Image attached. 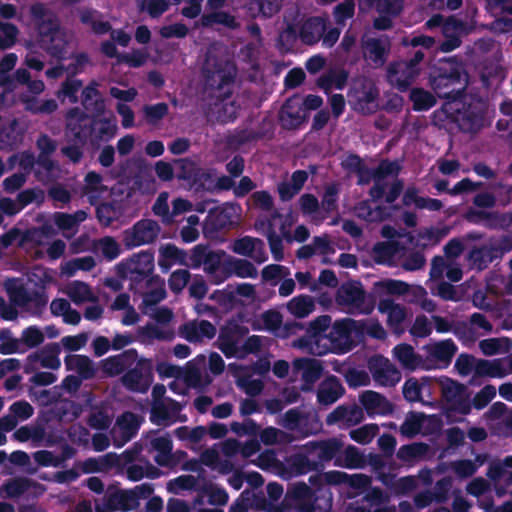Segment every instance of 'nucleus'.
Segmentation results:
<instances>
[{"label": "nucleus", "instance_id": "obj_1", "mask_svg": "<svg viewBox=\"0 0 512 512\" xmlns=\"http://www.w3.org/2000/svg\"><path fill=\"white\" fill-rule=\"evenodd\" d=\"M443 110L462 132L476 133L485 126L488 103L478 94L463 92L456 100L446 102Z\"/></svg>", "mask_w": 512, "mask_h": 512}, {"label": "nucleus", "instance_id": "obj_2", "mask_svg": "<svg viewBox=\"0 0 512 512\" xmlns=\"http://www.w3.org/2000/svg\"><path fill=\"white\" fill-rule=\"evenodd\" d=\"M465 75L463 63L456 56L443 58L431 68L429 85L439 98L453 101L466 91Z\"/></svg>", "mask_w": 512, "mask_h": 512}, {"label": "nucleus", "instance_id": "obj_3", "mask_svg": "<svg viewBox=\"0 0 512 512\" xmlns=\"http://www.w3.org/2000/svg\"><path fill=\"white\" fill-rule=\"evenodd\" d=\"M358 322L351 318L336 320L325 337H321L314 348L316 356H323L328 353L343 354L353 348L352 333L356 332Z\"/></svg>", "mask_w": 512, "mask_h": 512}, {"label": "nucleus", "instance_id": "obj_4", "mask_svg": "<svg viewBox=\"0 0 512 512\" xmlns=\"http://www.w3.org/2000/svg\"><path fill=\"white\" fill-rule=\"evenodd\" d=\"M336 303L348 307L351 314H370L376 305L373 294H367L360 281H347L336 291Z\"/></svg>", "mask_w": 512, "mask_h": 512}, {"label": "nucleus", "instance_id": "obj_5", "mask_svg": "<svg viewBox=\"0 0 512 512\" xmlns=\"http://www.w3.org/2000/svg\"><path fill=\"white\" fill-rule=\"evenodd\" d=\"M37 24L38 46L51 57L57 60H64L67 53V43L59 36L60 26L54 15L42 20Z\"/></svg>", "mask_w": 512, "mask_h": 512}, {"label": "nucleus", "instance_id": "obj_6", "mask_svg": "<svg viewBox=\"0 0 512 512\" xmlns=\"http://www.w3.org/2000/svg\"><path fill=\"white\" fill-rule=\"evenodd\" d=\"M318 498L316 491L305 482H298L288 486L287 491L280 505L276 508L277 512H314L315 500Z\"/></svg>", "mask_w": 512, "mask_h": 512}, {"label": "nucleus", "instance_id": "obj_7", "mask_svg": "<svg viewBox=\"0 0 512 512\" xmlns=\"http://www.w3.org/2000/svg\"><path fill=\"white\" fill-rule=\"evenodd\" d=\"M133 368H128L121 377L122 385L131 392L146 393L154 380V365L151 359L138 358Z\"/></svg>", "mask_w": 512, "mask_h": 512}, {"label": "nucleus", "instance_id": "obj_8", "mask_svg": "<svg viewBox=\"0 0 512 512\" xmlns=\"http://www.w3.org/2000/svg\"><path fill=\"white\" fill-rule=\"evenodd\" d=\"M442 396L446 402L447 412L467 415L471 412V401L467 387L451 378L446 377L441 382Z\"/></svg>", "mask_w": 512, "mask_h": 512}, {"label": "nucleus", "instance_id": "obj_9", "mask_svg": "<svg viewBox=\"0 0 512 512\" xmlns=\"http://www.w3.org/2000/svg\"><path fill=\"white\" fill-rule=\"evenodd\" d=\"M134 493L130 489H107L101 502L95 503V512H128L139 507Z\"/></svg>", "mask_w": 512, "mask_h": 512}, {"label": "nucleus", "instance_id": "obj_10", "mask_svg": "<svg viewBox=\"0 0 512 512\" xmlns=\"http://www.w3.org/2000/svg\"><path fill=\"white\" fill-rule=\"evenodd\" d=\"M160 233L159 224L152 219H141L123 233V242L127 248L153 243Z\"/></svg>", "mask_w": 512, "mask_h": 512}, {"label": "nucleus", "instance_id": "obj_11", "mask_svg": "<svg viewBox=\"0 0 512 512\" xmlns=\"http://www.w3.org/2000/svg\"><path fill=\"white\" fill-rule=\"evenodd\" d=\"M308 114L302 109L301 97H288L278 111V122L282 129L297 130L307 120Z\"/></svg>", "mask_w": 512, "mask_h": 512}, {"label": "nucleus", "instance_id": "obj_12", "mask_svg": "<svg viewBox=\"0 0 512 512\" xmlns=\"http://www.w3.org/2000/svg\"><path fill=\"white\" fill-rule=\"evenodd\" d=\"M343 442L335 437L326 440H313L305 444V449L315 459L316 464H319V472L324 469V463L330 462L342 450Z\"/></svg>", "mask_w": 512, "mask_h": 512}, {"label": "nucleus", "instance_id": "obj_13", "mask_svg": "<svg viewBox=\"0 0 512 512\" xmlns=\"http://www.w3.org/2000/svg\"><path fill=\"white\" fill-rule=\"evenodd\" d=\"M368 369L374 381L384 386H394L401 378L396 367L382 355L370 357Z\"/></svg>", "mask_w": 512, "mask_h": 512}, {"label": "nucleus", "instance_id": "obj_14", "mask_svg": "<svg viewBox=\"0 0 512 512\" xmlns=\"http://www.w3.org/2000/svg\"><path fill=\"white\" fill-rule=\"evenodd\" d=\"M361 48L364 58L375 67H382L388 59L390 42L388 37H363Z\"/></svg>", "mask_w": 512, "mask_h": 512}, {"label": "nucleus", "instance_id": "obj_15", "mask_svg": "<svg viewBox=\"0 0 512 512\" xmlns=\"http://www.w3.org/2000/svg\"><path fill=\"white\" fill-rule=\"evenodd\" d=\"M419 74L420 68H415L405 61L390 63L387 69L390 83L400 92L407 91Z\"/></svg>", "mask_w": 512, "mask_h": 512}, {"label": "nucleus", "instance_id": "obj_16", "mask_svg": "<svg viewBox=\"0 0 512 512\" xmlns=\"http://www.w3.org/2000/svg\"><path fill=\"white\" fill-rule=\"evenodd\" d=\"M319 466L309 450L305 449V444L298 451L285 458V470L290 476L305 475L312 471L319 472Z\"/></svg>", "mask_w": 512, "mask_h": 512}, {"label": "nucleus", "instance_id": "obj_17", "mask_svg": "<svg viewBox=\"0 0 512 512\" xmlns=\"http://www.w3.org/2000/svg\"><path fill=\"white\" fill-rule=\"evenodd\" d=\"M331 321L332 318L329 315H321L311 321L307 329V335L297 340V346L315 355L314 348L316 344H319L317 341L326 336Z\"/></svg>", "mask_w": 512, "mask_h": 512}, {"label": "nucleus", "instance_id": "obj_18", "mask_svg": "<svg viewBox=\"0 0 512 512\" xmlns=\"http://www.w3.org/2000/svg\"><path fill=\"white\" fill-rule=\"evenodd\" d=\"M378 310L382 314H387V325L393 334L400 336L405 332L404 321L407 316L405 306L385 298L378 302Z\"/></svg>", "mask_w": 512, "mask_h": 512}, {"label": "nucleus", "instance_id": "obj_19", "mask_svg": "<svg viewBox=\"0 0 512 512\" xmlns=\"http://www.w3.org/2000/svg\"><path fill=\"white\" fill-rule=\"evenodd\" d=\"M363 419V409L356 403L342 404L327 415L326 424L328 426L339 424L352 427L359 424Z\"/></svg>", "mask_w": 512, "mask_h": 512}, {"label": "nucleus", "instance_id": "obj_20", "mask_svg": "<svg viewBox=\"0 0 512 512\" xmlns=\"http://www.w3.org/2000/svg\"><path fill=\"white\" fill-rule=\"evenodd\" d=\"M400 170L401 167L396 161L385 159L379 163L378 167L375 169L376 181L368 192L373 202H378L384 197L387 184L381 180L387 176L397 177L400 173Z\"/></svg>", "mask_w": 512, "mask_h": 512}, {"label": "nucleus", "instance_id": "obj_21", "mask_svg": "<svg viewBox=\"0 0 512 512\" xmlns=\"http://www.w3.org/2000/svg\"><path fill=\"white\" fill-rule=\"evenodd\" d=\"M138 352L131 348L118 355L109 356L102 361V370L108 376L114 377L124 373L137 360Z\"/></svg>", "mask_w": 512, "mask_h": 512}, {"label": "nucleus", "instance_id": "obj_22", "mask_svg": "<svg viewBox=\"0 0 512 512\" xmlns=\"http://www.w3.org/2000/svg\"><path fill=\"white\" fill-rule=\"evenodd\" d=\"M327 29V19L321 16L307 18L300 27L299 38L305 45H315Z\"/></svg>", "mask_w": 512, "mask_h": 512}, {"label": "nucleus", "instance_id": "obj_23", "mask_svg": "<svg viewBox=\"0 0 512 512\" xmlns=\"http://www.w3.org/2000/svg\"><path fill=\"white\" fill-rule=\"evenodd\" d=\"M360 402L368 415H390L394 411V405L382 394L368 390L361 394Z\"/></svg>", "mask_w": 512, "mask_h": 512}, {"label": "nucleus", "instance_id": "obj_24", "mask_svg": "<svg viewBox=\"0 0 512 512\" xmlns=\"http://www.w3.org/2000/svg\"><path fill=\"white\" fill-rule=\"evenodd\" d=\"M144 263V268L142 270H137L133 263L129 264L132 266L130 270H119L117 268V276L121 279H128L130 281V290L136 291L138 286H140L143 282H145L146 286H149L155 279H158L157 276H152L154 271V264H151V260H146Z\"/></svg>", "mask_w": 512, "mask_h": 512}, {"label": "nucleus", "instance_id": "obj_25", "mask_svg": "<svg viewBox=\"0 0 512 512\" xmlns=\"http://www.w3.org/2000/svg\"><path fill=\"white\" fill-rule=\"evenodd\" d=\"M467 259L471 268L483 271L495 260L501 259L500 250L494 245H481L473 247L468 253Z\"/></svg>", "mask_w": 512, "mask_h": 512}, {"label": "nucleus", "instance_id": "obj_26", "mask_svg": "<svg viewBox=\"0 0 512 512\" xmlns=\"http://www.w3.org/2000/svg\"><path fill=\"white\" fill-rule=\"evenodd\" d=\"M233 224L231 208L216 207L209 210L204 222L205 234H216Z\"/></svg>", "mask_w": 512, "mask_h": 512}, {"label": "nucleus", "instance_id": "obj_27", "mask_svg": "<svg viewBox=\"0 0 512 512\" xmlns=\"http://www.w3.org/2000/svg\"><path fill=\"white\" fill-rule=\"evenodd\" d=\"M345 393V388L335 375L324 379L317 390V401L324 406L335 403Z\"/></svg>", "mask_w": 512, "mask_h": 512}, {"label": "nucleus", "instance_id": "obj_28", "mask_svg": "<svg viewBox=\"0 0 512 512\" xmlns=\"http://www.w3.org/2000/svg\"><path fill=\"white\" fill-rule=\"evenodd\" d=\"M149 444L153 450L158 452V454L154 457V461L159 466L173 467L176 465V461L174 460V454L172 452L173 443L169 434H166L164 436L152 437L149 440Z\"/></svg>", "mask_w": 512, "mask_h": 512}, {"label": "nucleus", "instance_id": "obj_29", "mask_svg": "<svg viewBox=\"0 0 512 512\" xmlns=\"http://www.w3.org/2000/svg\"><path fill=\"white\" fill-rule=\"evenodd\" d=\"M168 403L164 400H153L150 410V421L157 426L168 425L171 419V413H178L181 410L179 402L174 399L167 398Z\"/></svg>", "mask_w": 512, "mask_h": 512}, {"label": "nucleus", "instance_id": "obj_30", "mask_svg": "<svg viewBox=\"0 0 512 512\" xmlns=\"http://www.w3.org/2000/svg\"><path fill=\"white\" fill-rule=\"evenodd\" d=\"M60 346L58 343H49L45 345L40 351L34 352L27 357L29 362H40L44 368L57 370L61 366L59 359Z\"/></svg>", "mask_w": 512, "mask_h": 512}, {"label": "nucleus", "instance_id": "obj_31", "mask_svg": "<svg viewBox=\"0 0 512 512\" xmlns=\"http://www.w3.org/2000/svg\"><path fill=\"white\" fill-rule=\"evenodd\" d=\"M66 369L76 371L83 380L93 379L96 375V368L93 361L86 355H67L64 359Z\"/></svg>", "mask_w": 512, "mask_h": 512}, {"label": "nucleus", "instance_id": "obj_32", "mask_svg": "<svg viewBox=\"0 0 512 512\" xmlns=\"http://www.w3.org/2000/svg\"><path fill=\"white\" fill-rule=\"evenodd\" d=\"M237 328V325H233L220 329L217 339L218 348L227 358L234 357L239 352Z\"/></svg>", "mask_w": 512, "mask_h": 512}, {"label": "nucleus", "instance_id": "obj_33", "mask_svg": "<svg viewBox=\"0 0 512 512\" xmlns=\"http://www.w3.org/2000/svg\"><path fill=\"white\" fill-rule=\"evenodd\" d=\"M160 254L163 259H159L158 264L162 272H168L171 263H166V260H170L173 263H177L182 266L188 267V254L185 250L178 248L172 243H168L161 247Z\"/></svg>", "mask_w": 512, "mask_h": 512}, {"label": "nucleus", "instance_id": "obj_34", "mask_svg": "<svg viewBox=\"0 0 512 512\" xmlns=\"http://www.w3.org/2000/svg\"><path fill=\"white\" fill-rule=\"evenodd\" d=\"M100 92L94 85L86 86L81 93V103L87 112L101 116L105 112V102L99 97Z\"/></svg>", "mask_w": 512, "mask_h": 512}, {"label": "nucleus", "instance_id": "obj_35", "mask_svg": "<svg viewBox=\"0 0 512 512\" xmlns=\"http://www.w3.org/2000/svg\"><path fill=\"white\" fill-rule=\"evenodd\" d=\"M295 366L302 372V380L306 385L316 383L323 373V366L320 361L310 358L298 359Z\"/></svg>", "mask_w": 512, "mask_h": 512}, {"label": "nucleus", "instance_id": "obj_36", "mask_svg": "<svg viewBox=\"0 0 512 512\" xmlns=\"http://www.w3.org/2000/svg\"><path fill=\"white\" fill-rule=\"evenodd\" d=\"M456 352L457 346L451 339L436 342L428 348L429 356L445 365L451 362Z\"/></svg>", "mask_w": 512, "mask_h": 512}, {"label": "nucleus", "instance_id": "obj_37", "mask_svg": "<svg viewBox=\"0 0 512 512\" xmlns=\"http://www.w3.org/2000/svg\"><path fill=\"white\" fill-rule=\"evenodd\" d=\"M379 97V90L375 85L364 87L362 90L357 91V106L358 109L364 114L374 113L377 110V99Z\"/></svg>", "mask_w": 512, "mask_h": 512}, {"label": "nucleus", "instance_id": "obj_38", "mask_svg": "<svg viewBox=\"0 0 512 512\" xmlns=\"http://www.w3.org/2000/svg\"><path fill=\"white\" fill-rule=\"evenodd\" d=\"M205 271L214 278L215 284H220L231 276L227 267L220 269L221 258L216 252L209 251L204 263Z\"/></svg>", "mask_w": 512, "mask_h": 512}, {"label": "nucleus", "instance_id": "obj_39", "mask_svg": "<svg viewBox=\"0 0 512 512\" xmlns=\"http://www.w3.org/2000/svg\"><path fill=\"white\" fill-rule=\"evenodd\" d=\"M474 373L479 377L501 378L506 375V370L499 359H479L476 360Z\"/></svg>", "mask_w": 512, "mask_h": 512}, {"label": "nucleus", "instance_id": "obj_40", "mask_svg": "<svg viewBox=\"0 0 512 512\" xmlns=\"http://www.w3.org/2000/svg\"><path fill=\"white\" fill-rule=\"evenodd\" d=\"M429 451V446L423 442L411 443L407 445H402L397 453V458L405 463H413L424 456Z\"/></svg>", "mask_w": 512, "mask_h": 512}, {"label": "nucleus", "instance_id": "obj_41", "mask_svg": "<svg viewBox=\"0 0 512 512\" xmlns=\"http://www.w3.org/2000/svg\"><path fill=\"white\" fill-rule=\"evenodd\" d=\"M288 311L297 318H305L315 309V303L309 295L293 297L287 304Z\"/></svg>", "mask_w": 512, "mask_h": 512}, {"label": "nucleus", "instance_id": "obj_42", "mask_svg": "<svg viewBox=\"0 0 512 512\" xmlns=\"http://www.w3.org/2000/svg\"><path fill=\"white\" fill-rule=\"evenodd\" d=\"M394 358L407 369H415L419 364V356L414 348L407 343L398 344L393 348Z\"/></svg>", "mask_w": 512, "mask_h": 512}, {"label": "nucleus", "instance_id": "obj_43", "mask_svg": "<svg viewBox=\"0 0 512 512\" xmlns=\"http://www.w3.org/2000/svg\"><path fill=\"white\" fill-rule=\"evenodd\" d=\"M214 24H220L230 29L238 27L235 17L224 11L205 13L201 16L200 25L202 27H212Z\"/></svg>", "mask_w": 512, "mask_h": 512}, {"label": "nucleus", "instance_id": "obj_44", "mask_svg": "<svg viewBox=\"0 0 512 512\" xmlns=\"http://www.w3.org/2000/svg\"><path fill=\"white\" fill-rule=\"evenodd\" d=\"M92 132L97 140L108 142L117 132V124L115 120L102 118L92 120Z\"/></svg>", "mask_w": 512, "mask_h": 512}, {"label": "nucleus", "instance_id": "obj_45", "mask_svg": "<svg viewBox=\"0 0 512 512\" xmlns=\"http://www.w3.org/2000/svg\"><path fill=\"white\" fill-rule=\"evenodd\" d=\"M409 99L413 103V110L418 112L428 111L437 102L434 95L423 88H413L410 91Z\"/></svg>", "mask_w": 512, "mask_h": 512}, {"label": "nucleus", "instance_id": "obj_46", "mask_svg": "<svg viewBox=\"0 0 512 512\" xmlns=\"http://www.w3.org/2000/svg\"><path fill=\"white\" fill-rule=\"evenodd\" d=\"M141 453V448L134 445L132 448L126 449L120 455L116 453H108L104 457L107 466H126L131 465Z\"/></svg>", "mask_w": 512, "mask_h": 512}, {"label": "nucleus", "instance_id": "obj_47", "mask_svg": "<svg viewBox=\"0 0 512 512\" xmlns=\"http://www.w3.org/2000/svg\"><path fill=\"white\" fill-rule=\"evenodd\" d=\"M84 181V191L89 196L90 203L94 205V199L98 198L99 194L107 189L106 186L102 184L103 177L96 171H89L85 175Z\"/></svg>", "mask_w": 512, "mask_h": 512}, {"label": "nucleus", "instance_id": "obj_48", "mask_svg": "<svg viewBox=\"0 0 512 512\" xmlns=\"http://www.w3.org/2000/svg\"><path fill=\"white\" fill-rule=\"evenodd\" d=\"M356 333L367 334L369 337L384 340L387 337V333L381 323L378 320H357Z\"/></svg>", "mask_w": 512, "mask_h": 512}, {"label": "nucleus", "instance_id": "obj_49", "mask_svg": "<svg viewBox=\"0 0 512 512\" xmlns=\"http://www.w3.org/2000/svg\"><path fill=\"white\" fill-rule=\"evenodd\" d=\"M261 246H263V240L244 236L235 240L233 244V252L242 256L251 257L254 256L255 248L257 247L261 250Z\"/></svg>", "mask_w": 512, "mask_h": 512}, {"label": "nucleus", "instance_id": "obj_50", "mask_svg": "<svg viewBox=\"0 0 512 512\" xmlns=\"http://www.w3.org/2000/svg\"><path fill=\"white\" fill-rule=\"evenodd\" d=\"M148 259L151 260V264H154V252L151 249L142 250L139 253L133 254L129 259H124L118 263L116 268H119V270L122 271H127L132 269V266L129 264L133 263L137 270H142V268H144V263H146V260Z\"/></svg>", "mask_w": 512, "mask_h": 512}, {"label": "nucleus", "instance_id": "obj_51", "mask_svg": "<svg viewBox=\"0 0 512 512\" xmlns=\"http://www.w3.org/2000/svg\"><path fill=\"white\" fill-rule=\"evenodd\" d=\"M30 488V481L27 478H14L5 482L1 491L6 493L7 498H18Z\"/></svg>", "mask_w": 512, "mask_h": 512}, {"label": "nucleus", "instance_id": "obj_52", "mask_svg": "<svg viewBox=\"0 0 512 512\" xmlns=\"http://www.w3.org/2000/svg\"><path fill=\"white\" fill-rule=\"evenodd\" d=\"M68 294L76 304L95 299L90 286L82 281H74L69 287Z\"/></svg>", "mask_w": 512, "mask_h": 512}, {"label": "nucleus", "instance_id": "obj_53", "mask_svg": "<svg viewBox=\"0 0 512 512\" xmlns=\"http://www.w3.org/2000/svg\"><path fill=\"white\" fill-rule=\"evenodd\" d=\"M332 14L337 25L345 26L347 20L351 19L355 14V1L344 0L341 3H338L333 8Z\"/></svg>", "mask_w": 512, "mask_h": 512}, {"label": "nucleus", "instance_id": "obj_54", "mask_svg": "<svg viewBox=\"0 0 512 512\" xmlns=\"http://www.w3.org/2000/svg\"><path fill=\"white\" fill-rule=\"evenodd\" d=\"M228 271L240 278H256L258 271L253 263L246 259H234L229 263Z\"/></svg>", "mask_w": 512, "mask_h": 512}, {"label": "nucleus", "instance_id": "obj_55", "mask_svg": "<svg viewBox=\"0 0 512 512\" xmlns=\"http://www.w3.org/2000/svg\"><path fill=\"white\" fill-rule=\"evenodd\" d=\"M175 163L179 169L177 173L178 179L193 182L197 181L200 170L194 161L188 158H183L176 160Z\"/></svg>", "mask_w": 512, "mask_h": 512}, {"label": "nucleus", "instance_id": "obj_56", "mask_svg": "<svg viewBox=\"0 0 512 512\" xmlns=\"http://www.w3.org/2000/svg\"><path fill=\"white\" fill-rule=\"evenodd\" d=\"M358 215L368 221L384 220L390 216L385 206L379 205L373 210L368 201H362L357 206Z\"/></svg>", "mask_w": 512, "mask_h": 512}, {"label": "nucleus", "instance_id": "obj_57", "mask_svg": "<svg viewBox=\"0 0 512 512\" xmlns=\"http://www.w3.org/2000/svg\"><path fill=\"white\" fill-rule=\"evenodd\" d=\"M207 82L211 87L222 90L234 82V74L220 67L207 76Z\"/></svg>", "mask_w": 512, "mask_h": 512}, {"label": "nucleus", "instance_id": "obj_58", "mask_svg": "<svg viewBox=\"0 0 512 512\" xmlns=\"http://www.w3.org/2000/svg\"><path fill=\"white\" fill-rule=\"evenodd\" d=\"M338 199L339 188L337 184H330L325 187L320 207L328 214L335 212L338 209Z\"/></svg>", "mask_w": 512, "mask_h": 512}, {"label": "nucleus", "instance_id": "obj_59", "mask_svg": "<svg viewBox=\"0 0 512 512\" xmlns=\"http://www.w3.org/2000/svg\"><path fill=\"white\" fill-rule=\"evenodd\" d=\"M0 50H6L13 47L17 41L19 30L13 23L3 22L0 20Z\"/></svg>", "mask_w": 512, "mask_h": 512}, {"label": "nucleus", "instance_id": "obj_60", "mask_svg": "<svg viewBox=\"0 0 512 512\" xmlns=\"http://www.w3.org/2000/svg\"><path fill=\"white\" fill-rule=\"evenodd\" d=\"M191 279V273L187 269H177L170 274L168 279L169 289L174 294H180Z\"/></svg>", "mask_w": 512, "mask_h": 512}, {"label": "nucleus", "instance_id": "obj_61", "mask_svg": "<svg viewBox=\"0 0 512 512\" xmlns=\"http://www.w3.org/2000/svg\"><path fill=\"white\" fill-rule=\"evenodd\" d=\"M378 431L379 428L376 424H366L357 429L351 430L349 435L353 441L366 445L372 441Z\"/></svg>", "mask_w": 512, "mask_h": 512}, {"label": "nucleus", "instance_id": "obj_62", "mask_svg": "<svg viewBox=\"0 0 512 512\" xmlns=\"http://www.w3.org/2000/svg\"><path fill=\"white\" fill-rule=\"evenodd\" d=\"M168 489L173 493H178L180 490H197L198 478L193 475H180L168 483Z\"/></svg>", "mask_w": 512, "mask_h": 512}, {"label": "nucleus", "instance_id": "obj_63", "mask_svg": "<svg viewBox=\"0 0 512 512\" xmlns=\"http://www.w3.org/2000/svg\"><path fill=\"white\" fill-rule=\"evenodd\" d=\"M344 462L347 468H364L367 464L366 456L353 445L345 448Z\"/></svg>", "mask_w": 512, "mask_h": 512}, {"label": "nucleus", "instance_id": "obj_64", "mask_svg": "<svg viewBox=\"0 0 512 512\" xmlns=\"http://www.w3.org/2000/svg\"><path fill=\"white\" fill-rule=\"evenodd\" d=\"M97 248L108 261L116 259L120 254V246L118 242L111 236H105L99 239Z\"/></svg>", "mask_w": 512, "mask_h": 512}]
</instances>
